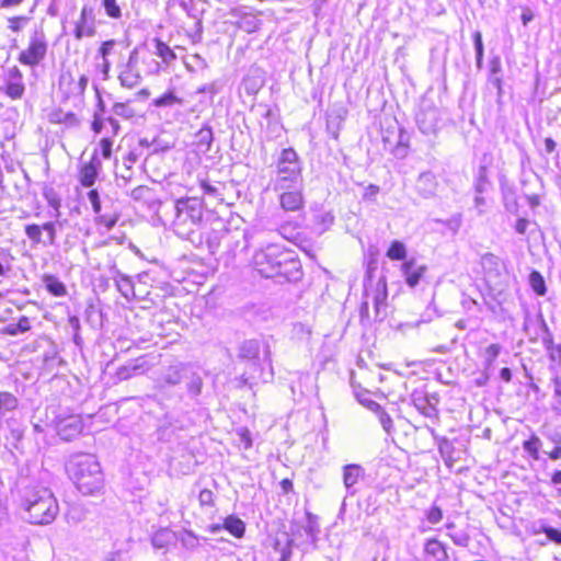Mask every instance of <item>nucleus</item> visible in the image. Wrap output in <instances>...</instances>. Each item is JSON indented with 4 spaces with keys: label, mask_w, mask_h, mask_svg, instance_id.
I'll use <instances>...</instances> for the list:
<instances>
[{
    "label": "nucleus",
    "mask_w": 561,
    "mask_h": 561,
    "mask_svg": "<svg viewBox=\"0 0 561 561\" xmlns=\"http://www.w3.org/2000/svg\"><path fill=\"white\" fill-rule=\"evenodd\" d=\"M102 7L105 10V14L111 18L118 20L122 18V9L117 3V0H102Z\"/></svg>",
    "instance_id": "obj_46"
},
{
    "label": "nucleus",
    "mask_w": 561,
    "mask_h": 561,
    "mask_svg": "<svg viewBox=\"0 0 561 561\" xmlns=\"http://www.w3.org/2000/svg\"><path fill=\"white\" fill-rule=\"evenodd\" d=\"M488 185L489 181L486 178V169L484 167H481L479 169V173L476 180L474 190L478 194H482L486 191Z\"/></svg>",
    "instance_id": "obj_52"
},
{
    "label": "nucleus",
    "mask_w": 561,
    "mask_h": 561,
    "mask_svg": "<svg viewBox=\"0 0 561 561\" xmlns=\"http://www.w3.org/2000/svg\"><path fill=\"white\" fill-rule=\"evenodd\" d=\"M198 501L202 505L213 506L214 505V493L208 489H204L199 492Z\"/></svg>",
    "instance_id": "obj_62"
},
{
    "label": "nucleus",
    "mask_w": 561,
    "mask_h": 561,
    "mask_svg": "<svg viewBox=\"0 0 561 561\" xmlns=\"http://www.w3.org/2000/svg\"><path fill=\"white\" fill-rule=\"evenodd\" d=\"M24 91L22 72L16 66L9 68L4 88L5 94L13 100H19L23 96Z\"/></svg>",
    "instance_id": "obj_17"
},
{
    "label": "nucleus",
    "mask_w": 561,
    "mask_h": 561,
    "mask_svg": "<svg viewBox=\"0 0 561 561\" xmlns=\"http://www.w3.org/2000/svg\"><path fill=\"white\" fill-rule=\"evenodd\" d=\"M130 197L138 203H142L149 209H153L159 205L153 188L147 185H139L130 192Z\"/></svg>",
    "instance_id": "obj_23"
},
{
    "label": "nucleus",
    "mask_w": 561,
    "mask_h": 561,
    "mask_svg": "<svg viewBox=\"0 0 561 561\" xmlns=\"http://www.w3.org/2000/svg\"><path fill=\"white\" fill-rule=\"evenodd\" d=\"M365 296L369 297L371 296L374 309H375V319L376 320H383L387 316V298H388V289H387V283L386 277H380L377 283L371 285H365Z\"/></svg>",
    "instance_id": "obj_8"
},
{
    "label": "nucleus",
    "mask_w": 561,
    "mask_h": 561,
    "mask_svg": "<svg viewBox=\"0 0 561 561\" xmlns=\"http://www.w3.org/2000/svg\"><path fill=\"white\" fill-rule=\"evenodd\" d=\"M184 380H186L187 391L192 397H197L201 394L203 387L202 377L191 367L190 373H187V377H184Z\"/></svg>",
    "instance_id": "obj_33"
},
{
    "label": "nucleus",
    "mask_w": 561,
    "mask_h": 561,
    "mask_svg": "<svg viewBox=\"0 0 561 561\" xmlns=\"http://www.w3.org/2000/svg\"><path fill=\"white\" fill-rule=\"evenodd\" d=\"M203 219V203L196 197L178 199L173 230L182 239L192 240Z\"/></svg>",
    "instance_id": "obj_3"
},
{
    "label": "nucleus",
    "mask_w": 561,
    "mask_h": 561,
    "mask_svg": "<svg viewBox=\"0 0 561 561\" xmlns=\"http://www.w3.org/2000/svg\"><path fill=\"white\" fill-rule=\"evenodd\" d=\"M476 55L483 56L484 55V46L482 42V34L480 31H476L472 35Z\"/></svg>",
    "instance_id": "obj_61"
},
{
    "label": "nucleus",
    "mask_w": 561,
    "mask_h": 561,
    "mask_svg": "<svg viewBox=\"0 0 561 561\" xmlns=\"http://www.w3.org/2000/svg\"><path fill=\"white\" fill-rule=\"evenodd\" d=\"M66 470L76 488L83 495H95L104 486V476L96 457L92 454L78 453L69 457Z\"/></svg>",
    "instance_id": "obj_1"
},
{
    "label": "nucleus",
    "mask_w": 561,
    "mask_h": 561,
    "mask_svg": "<svg viewBox=\"0 0 561 561\" xmlns=\"http://www.w3.org/2000/svg\"><path fill=\"white\" fill-rule=\"evenodd\" d=\"M138 370H142V365L133 364L122 366L117 369V377L121 380H126L135 376Z\"/></svg>",
    "instance_id": "obj_51"
},
{
    "label": "nucleus",
    "mask_w": 561,
    "mask_h": 561,
    "mask_svg": "<svg viewBox=\"0 0 561 561\" xmlns=\"http://www.w3.org/2000/svg\"><path fill=\"white\" fill-rule=\"evenodd\" d=\"M95 32L94 8L89 4H84L81 9L79 19L75 23V38L80 41L83 37H92L95 35Z\"/></svg>",
    "instance_id": "obj_10"
},
{
    "label": "nucleus",
    "mask_w": 561,
    "mask_h": 561,
    "mask_svg": "<svg viewBox=\"0 0 561 561\" xmlns=\"http://www.w3.org/2000/svg\"><path fill=\"white\" fill-rule=\"evenodd\" d=\"M115 266L116 265L114 264L111 268L112 278L115 283V286L117 290L121 293V295L128 301H130L136 297L134 283L129 276L122 273Z\"/></svg>",
    "instance_id": "obj_20"
},
{
    "label": "nucleus",
    "mask_w": 561,
    "mask_h": 561,
    "mask_svg": "<svg viewBox=\"0 0 561 561\" xmlns=\"http://www.w3.org/2000/svg\"><path fill=\"white\" fill-rule=\"evenodd\" d=\"M175 539L174 533L169 528L157 530L151 537V543L157 549L167 548Z\"/></svg>",
    "instance_id": "obj_29"
},
{
    "label": "nucleus",
    "mask_w": 561,
    "mask_h": 561,
    "mask_svg": "<svg viewBox=\"0 0 561 561\" xmlns=\"http://www.w3.org/2000/svg\"><path fill=\"white\" fill-rule=\"evenodd\" d=\"M503 201L506 210L510 213H516L518 209V203L515 192L511 188L503 191Z\"/></svg>",
    "instance_id": "obj_50"
},
{
    "label": "nucleus",
    "mask_w": 561,
    "mask_h": 561,
    "mask_svg": "<svg viewBox=\"0 0 561 561\" xmlns=\"http://www.w3.org/2000/svg\"><path fill=\"white\" fill-rule=\"evenodd\" d=\"M83 422L80 415H69L59 419L56 423L57 434L64 440H71L81 434Z\"/></svg>",
    "instance_id": "obj_15"
},
{
    "label": "nucleus",
    "mask_w": 561,
    "mask_h": 561,
    "mask_svg": "<svg viewBox=\"0 0 561 561\" xmlns=\"http://www.w3.org/2000/svg\"><path fill=\"white\" fill-rule=\"evenodd\" d=\"M356 399L362 405H364L366 409H368L373 413L379 411V409L381 408V405L378 402H376L369 398L368 391H363V392L356 393Z\"/></svg>",
    "instance_id": "obj_49"
},
{
    "label": "nucleus",
    "mask_w": 561,
    "mask_h": 561,
    "mask_svg": "<svg viewBox=\"0 0 561 561\" xmlns=\"http://www.w3.org/2000/svg\"><path fill=\"white\" fill-rule=\"evenodd\" d=\"M347 110L342 105H333L327 112V130L332 138L337 139Z\"/></svg>",
    "instance_id": "obj_18"
},
{
    "label": "nucleus",
    "mask_w": 561,
    "mask_h": 561,
    "mask_svg": "<svg viewBox=\"0 0 561 561\" xmlns=\"http://www.w3.org/2000/svg\"><path fill=\"white\" fill-rule=\"evenodd\" d=\"M414 407L426 417L436 415L437 410L428 402L426 397L413 396Z\"/></svg>",
    "instance_id": "obj_36"
},
{
    "label": "nucleus",
    "mask_w": 561,
    "mask_h": 561,
    "mask_svg": "<svg viewBox=\"0 0 561 561\" xmlns=\"http://www.w3.org/2000/svg\"><path fill=\"white\" fill-rule=\"evenodd\" d=\"M416 191L423 198H431L437 190V181L432 172H423L416 180Z\"/></svg>",
    "instance_id": "obj_22"
},
{
    "label": "nucleus",
    "mask_w": 561,
    "mask_h": 561,
    "mask_svg": "<svg viewBox=\"0 0 561 561\" xmlns=\"http://www.w3.org/2000/svg\"><path fill=\"white\" fill-rule=\"evenodd\" d=\"M424 551L426 554L433 557L436 561H448L449 556L446 547L437 539H427L424 545Z\"/></svg>",
    "instance_id": "obj_26"
},
{
    "label": "nucleus",
    "mask_w": 561,
    "mask_h": 561,
    "mask_svg": "<svg viewBox=\"0 0 561 561\" xmlns=\"http://www.w3.org/2000/svg\"><path fill=\"white\" fill-rule=\"evenodd\" d=\"M23 518L34 525H47L55 520L59 506L57 500L47 488H25L21 495Z\"/></svg>",
    "instance_id": "obj_2"
},
{
    "label": "nucleus",
    "mask_w": 561,
    "mask_h": 561,
    "mask_svg": "<svg viewBox=\"0 0 561 561\" xmlns=\"http://www.w3.org/2000/svg\"><path fill=\"white\" fill-rule=\"evenodd\" d=\"M302 529L306 536L310 539V541L316 545L318 539V535L320 533L318 518L310 512L306 513V524L302 526Z\"/></svg>",
    "instance_id": "obj_32"
},
{
    "label": "nucleus",
    "mask_w": 561,
    "mask_h": 561,
    "mask_svg": "<svg viewBox=\"0 0 561 561\" xmlns=\"http://www.w3.org/2000/svg\"><path fill=\"white\" fill-rule=\"evenodd\" d=\"M113 141L110 138H102L100 141L101 153L104 159H110L112 154Z\"/></svg>",
    "instance_id": "obj_63"
},
{
    "label": "nucleus",
    "mask_w": 561,
    "mask_h": 561,
    "mask_svg": "<svg viewBox=\"0 0 561 561\" xmlns=\"http://www.w3.org/2000/svg\"><path fill=\"white\" fill-rule=\"evenodd\" d=\"M291 545L293 540L287 539L284 545H282L278 540L275 542V550L280 553L279 557H283L286 561H290L291 558Z\"/></svg>",
    "instance_id": "obj_55"
},
{
    "label": "nucleus",
    "mask_w": 561,
    "mask_h": 561,
    "mask_svg": "<svg viewBox=\"0 0 561 561\" xmlns=\"http://www.w3.org/2000/svg\"><path fill=\"white\" fill-rule=\"evenodd\" d=\"M49 121L56 124L75 126L78 124L77 116L71 112L55 111L50 114Z\"/></svg>",
    "instance_id": "obj_38"
},
{
    "label": "nucleus",
    "mask_w": 561,
    "mask_h": 561,
    "mask_svg": "<svg viewBox=\"0 0 561 561\" xmlns=\"http://www.w3.org/2000/svg\"><path fill=\"white\" fill-rule=\"evenodd\" d=\"M183 100L178 98L172 90L165 92L161 96L152 101V105L156 107H171L175 104H182Z\"/></svg>",
    "instance_id": "obj_37"
},
{
    "label": "nucleus",
    "mask_w": 561,
    "mask_h": 561,
    "mask_svg": "<svg viewBox=\"0 0 561 561\" xmlns=\"http://www.w3.org/2000/svg\"><path fill=\"white\" fill-rule=\"evenodd\" d=\"M154 55L156 57H159L161 59V65H165L167 67L170 66L175 59L176 55L175 53L161 39L154 38Z\"/></svg>",
    "instance_id": "obj_27"
},
{
    "label": "nucleus",
    "mask_w": 561,
    "mask_h": 561,
    "mask_svg": "<svg viewBox=\"0 0 561 561\" xmlns=\"http://www.w3.org/2000/svg\"><path fill=\"white\" fill-rule=\"evenodd\" d=\"M112 112L114 115L124 119H129L135 116V110L129 105V103L117 102L113 105Z\"/></svg>",
    "instance_id": "obj_44"
},
{
    "label": "nucleus",
    "mask_w": 561,
    "mask_h": 561,
    "mask_svg": "<svg viewBox=\"0 0 561 561\" xmlns=\"http://www.w3.org/2000/svg\"><path fill=\"white\" fill-rule=\"evenodd\" d=\"M43 283L46 289L55 297H64L67 294L66 286L56 276L45 274L43 276Z\"/></svg>",
    "instance_id": "obj_30"
},
{
    "label": "nucleus",
    "mask_w": 561,
    "mask_h": 561,
    "mask_svg": "<svg viewBox=\"0 0 561 561\" xmlns=\"http://www.w3.org/2000/svg\"><path fill=\"white\" fill-rule=\"evenodd\" d=\"M62 228V222L59 220L48 221L43 225V231L47 233V240L43 242L44 245H55L57 239V230Z\"/></svg>",
    "instance_id": "obj_39"
},
{
    "label": "nucleus",
    "mask_w": 561,
    "mask_h": 561,
    "mask_svg": "<svg viewBox=\"0 0 561 561\" xmlns=\"http://www.w3.org/2000/svg\"><path fill=\"white\" fill-rule=\"evenodd\" d=\"M428 523L435 525L443 519V512L438 506H432L426 513Z\"/></svg>",
    "instance_id": "obj_59"
},
{
    "label": "nucleus",
    "mask_w": 561,
    "mask_h": 561,
    "mask_svg": "<svg viewBox=\"0 0 561 561\" xmlns=\"http://www.w3.org/2000/svg\"><path fill=\"white\" fill-rule=\"evenodd\" d=\"M529 284L533 290L539 295L543 296L547 293L546 282L542 275L538 271H533L529 275Z\"/></svg>",
    "instance_id": "obj_40"
},
{
    "label": "nucleus",
    "mask_w": 561,
    "mask_h": 561,
    "mask_svg": "<svg viewBox=\"0 0 561 561\" xmlns=\"http://www.w3.org/2000/svg\"><path fill=\"white\" fill-rule=\"evenodd\" d=\"M447 535L456 546L462 548H467L469 546L470 536L466 530L457 529L454 531H448Z\"/></svg>",
    "instance_id": "obj_43"
},
{
    "label": "nucleus",
    "mask_w": 561,
    "mask_h": 561,
    "mask_svg": "<svg viewBox=\"0 0 561 561\" xmlns=\"http://www.w3.org/2000/svg\"><path fill=\"white\" fill-rule=\"evenodd\" d=\"M196 146L199 151L208 152L214 140L213 130L209 126H203L195 135Z\"/></svg>",
    "instance_id": "obj_28"
},
{
    "label": "nucleus",
    "mask_w": 561,
    "mask_h": 561,
    "mask_svg": "<svg viewBox=\"0 0 561 561\" xmlns=\"http://www.w3.org/2000/svg\"><path fill=\"white\" fill-rule=\"evenodd\" d=\"M130 53H137V65L141 67L144 75H157L162 69L161 62L156 59L154 53L146 47H135Z\"/></svg>",
    "instance_id": "obj_16"
},
{
    "label": "nucleus",
    "mask_w": 561,
    "mask_h": 561,
    "mask_svg": "<svg viewBox=\"0 0 561 561\" xmlns=\"http://www.w3.org/2000/svg\"><path fill=\"white\" fill-rule=\"evenodd\" d=\"M273 190H287L302 186L301 163L293 148L283 149L277 162L275 176L272 179Z\"/></svg>",
    "instance_id": "obj_4"
},
{
    "label": "nucleus",
    "mask_w": 561,
    "mask_h": 561,
    "mask_svg": "<svg viewBox=\"0 0 561 561\" xmlns=\"http://www.w3.org/2000/svg\"><path fill=\"white\" fill-rule=\"evenodd\" d=\"M48 44L43 31H35L30 37L28 46L18 57L20 64L28 67L38 66L46 57Z\"/></svg>",
    "instance_id": "obj_5"
},
{
    "label": "nucleus",
    "mask_w": 561,
    "mask_h": 561,
    "mask_svg": "<svg viewBox=\"0 0 561 561\" xmlns=\"http://www.w3.org/2000/svg\"><path fill=\"white\" fill-rule=\"evenodd\" d=\"M137 53H130L127 62L119 71L118 80L124 88L133 89L142 79L141 67L137 65Z\"/></svg>",
    "instance_id": "obj_11"
},
{
    "label": "nucleus",
    "mask_w": 561,
    "mask_h": 561,
    "mask_svg": "<svg viewBox=\"0 0 561 561\" xmlns=\"http://www.w3.org/2000/svg\"><path fill=\"white\" fill-rule=\"evenodd\" d=\"M402 272L405 277L407 284L414 288L421 280V278L424 276V273L426 272L425 265H416L414 261L405 262L402 265Z\"/></svg>",
    "instance_id": "obj_24"
},
{
    "label": "nucleus",
    "mask_w": 561,
    "mask_h": 561,
    "mask_svg": "<svg viewBox=\"0 0 561 561\" xmlns=\"http://www.w3.org/2000/svg\"><path fill=\"white\" fill-rule=\"evenodd\" d=\"M89 78L85 75H81L79 81L76 83L73 93L82 95L88 87Z\"/></svg>",
    "instance_id": "obj_64"
},
{
    "label": "nucleus",
    "mask_w": 561,
    "mask_h": 561,
    "mask_svg": "<svg viewBox=\"0 0 561 561\" xmlns=\"http://www.w3.org/2000/svg\"><path fill=\"white\" fill-rule=\"evenodd\" d=\"M415 122L422 134L436 135L440 128V111L432 101L423 100L415 114Z\"/></svg>",
    "instance_id": "obj_6"
},
{
    "label": "nucleus",
    "mask_w": 561,
    "mask_h": 561,
    "mask_svg": "<svg viewBox=\"0 0 561 561\" xmlns=\"http://www.w3.org/2000/svg\"><path fill=\"white\" fill-rule=\"evenodd\" d=\"M28 22L30 18L25 15L11 16L8 18V28L13 33H20Z\"/></svg>",
    "instance_id": "obj_47"
},
{
    "label": "nucleus",
    "mask_w": 561,
    "mask_h": 561,
    "mask_svg": "<svg viewBox=\"0 0 561 561\" xmlns=\"http://www.w3.org/2000/svg\"><path fill=\"white\" fill-rule=\"evenodd\" d=\"M501 345L493 343L485 348V364L491 366L501 353Z\"/></svg>",
    "instance_id": "obj_54"
},
{
    "label": "nucleus",
    "mask_w": 561,
    "mask_h": 561,
    "mask_svg": "<svg viewBox=\"0 0 561 561\" xmlns=\"http://www.w3.org/2000/svg\"><path fill=\"white\" fill-rule=\"evenodd\" d=\"M88 199L91 203L92 209L95 214H101V199L98 190L93 188L88 192Z\"/></svg>",
    "instance_id": "obj_58"
},
{
    "label": "nucleus",
    "mask_w": 561,
    "mask_h": 561,
    "mask_svg": "<svg viewBox=\"0 0 561 561\" xmlns=\"http://www.w3.org/2000/svg\"><path fill=\"white\" fill-rule=\"evenodd\" d=\"M183 430L184 426L180 421L167 414L162 420H160L157 428V437L159 440L165 443L178 442L181 438L180 433Z\"/></svg>",
    "instance_id": "obj_13"
},
{
    "label": "nucleus",
    "mask_w": 561,
    "mask_h": 561,
    "mask_svg": "<svg viewBox=\"0 0 561 561\" xmlns=\"http://www.w3.org/2000/svg\"><path fill=\"white\" fill-rule=\"evenodd\" d=\"M542 531L546 534L547 538L550 541L561 545V531L560 530H558L551 526H543Z\"/></svg>",
    "instance_id": "obj_60"
},
{
    "label": "nucleus",
    "mask_w": 561,
    "mask_h": 561,
    "mask_svg": "<svg viewBox=\"0 0 561 561\" xmlns=\"http://www.w3.org/2000/svg\"><path fill=\"white\" fill-rule=\"evenodd\" d=\"M541 447V440L536 435H533L529 439L523 443L524 450L534 459H539V448Z\"/></svg>",
    "instance_id": "obj_41"
},
{
    "label": "nucleus",
    "mask_w": 561,
    "mask_h": 561,
    "mask_svg": "<svg viewBox=\"0 0 561 561\" xmlns=\"http://www.w3.org/2000/svg\"><path fill=\"white\" fill-rule=\"evenodd\" d=\"M187 373H190V366L179 363L176 365L169 366L161 377V382L169 386H176L184 377H187Z\"/></svg>",
    "instance_id": "obj_21"
},
{
    "label": "nucleus",
    "mask_w": 561,
    "mask_h": 561,
    "mask_svg": "<svg viewBox=\"0 0 561 561\" xmlns=\"http://www.w3.org/2000/svg\"><path fill=\"white\" fill-rule=\"evenodd\" d=\"M435 221L445 225L453 233H457L461 227L462 218L460 214H456L447 220L435 219Z\"/></svg>",
    "instance_id": "obj_53"
},
{
    "label": "nucleus",
    "mask_w": 561,
    "mask_h": 561,
    "mask_svg": "<svg viewBox=\"0 0 561 561\" xmlns=\"http://www.w3.org/2000/svg\"><path fill=\"white\" fill-rule=\"evenodd\" d=\"M279 192V205L285 211H298L304 208V185L295 188L274 190Z\"/></svg>",
    "instance_id": "obj_14"
},
{
    "label": "nucleus",
    "mask_w": 561,
    "mask_h": 561,
    "mask_svg": "<svg viewBox=\"0 0 561 561\" xmlns=\"http://www.w3.org/2000/svg\"><path fill=\"white\" fill-rule=\"evenodd\" d=\"M25 234L34 244H43L45 242L42 239L43 226L36 224L27 225L25 226Z\"/></svg>",
    "instance_id": "obj_45"
},
{
    "label": "nucleus",
    "mask_w": 561,
    "mask_h": 561,
    "mask_svg": "<svg viewBox=\"0 0 561 561\" xmlns=\"http://www.w3.org/2000/svg\"><path fill=\"white\" fill-rule=\"evenodd\" d=\"M102 169V161L95 151L88 162L81 163L78 172V181L84 187H92L95 184Z\"/></svg>",
    "instance_id": "obj_12"
},
{
    "label": "nucleus",
    "mask_w": 561,
    "mask_h": 561,
    "mask_svg": "<svg viewBox=\"0 0 561 561\" xmlns=\"http://www.w3.org/2000/svg\"><path fill=\"white\" fill-rule=\"evenodd\" d=\"M552 386H553V398L557 402L556 405H553L554 411L561 410V377L556 376L552 379Z\"/></svg>",
    "instance_id": "obj_56"
},
{
    "label": "nucleus",
    "mask_w": 561,
    "mask_h": 561,
    "mask_svg": "<svg viewBox=\"0 0 561 561\" xmlns=\"http://www.w3.org/2000/svg\"><path fill=\"white\" fill-rule=\"evenodd\" d=\"M407 255L405 245L401 241H393L388 251L387 256L391 260H403Z\"/></svg>",
    "instance_id": "obj_42"
},
{
    "label": "nucleus",
    "mask_w": 561,
    "mask_h": 561,
    "mask_svg": "<svg viewBox=\"0 0 561 561\" xmlns=\"http://www.w3.org/2000/svg\"><path fill=\"white\" fill-rule=\"evenodd\" d=\"M31 329V321L27 317L23 316L19 319L18 322L9 323L4 332L9 335L15 336L21 333H25Z\"/></svg>",
    "instance_id": "obj_35"
},
{
    "label": "nucleus",
    "mask_w": 561,
    "mask_h": 561,
    "mask_svg": "<svg viewBox=\"0 0 561 561\" xmlns=\"http://www.w3.org/2000/svg\"><path fill=\"white\" fill-rule=\"evenodd\" d=\"M377 415L380 425L382 426L383 431L390 435L393 433V421L391 416L385 411V409L381 407L379 411L375 412Z\"/></svg>",
    "instance_id": "obj_48"
},
{
    "label": "nucleus",
    "mask_w": 561,
    "mask_h": 561,
    "mask_svg": "<svg viewBox=\"0 0 561 561\" xmlns=\"http://www.w3.org/2000/svg\"><path fill=\"white\" fill-rule=\"evenodd\" d=\"M239 27L247 33H253L259 28V21L253 18H244L239 22Z\"/></svg>",
    "instance_id": "obj_57"
},
{
    "label": "nucleus",
    "mask_w": 561,
    "mask_h": 561,
    "mask_svg": "<svg viewBox=\"0 0 561 561\" xmlns=\"http://www.w3.org/2000/svg\"><path fill=\"white\" fill-rule=\"evenodd\" d=\"M260 348L259 340H244L238 345V358L241 360H256L259 358Z\"/></svg>",
    "instance_id": "obj_25"
},
{
    "label": "nucleus",
    "mask_w": 561,
    "mask_h": 561,
    "mask_svg": "<svg viewBox=\"0 0 561 561\" xmlns=\"http://www.w3.org/2000/svg\"><path fill=\"white\" fill-rule=\"evenodd\" d=\"M364 478L365 469L360 465L351 463L343 467V484L350 495L356 493L355 485Z\"/></svg>",
    "instance_id": "obj_19"
},
{
    "label": "nucleus",
    "mask_w": 561,
    "mask_h": 561,
    "mask_svg": "<svg viewBox=\"0 0 561 561\" xmlns=\"http://www.w3.org/2000/svg\"><path fill=\"white\" fill-rule=\"evenodd\" d=\"M282 249L271 244L265 249L257 251L253 256V263L256 271L266 278H275L278 270L277 261L280 257Z\"/></svg>",
    "instance_id": "obj_7"
},
{
    "label": "nucleus",
    "mask_w": 561,
    "mask_h": 561,
    "mask_svg": "<svg viewBox=\"0 0 561 561\" xmlns=\"http://www.w3.org/2000/svg\"><path fill=\"white\" fill-rule=\"evenodd\" d=\"M224 528L227 529L236 538H241L245 531V524L239 517L230 515L225 518Z\"/></svg>",
    "instance_id": "obj_31"
},
{
    "label": "nucleus",
    "mask_w": 561,
    "mask_h": 561,
    "mask_svg": "<svg viewBox=\"0 0 561 561\" xmlns=\"http://www.w3.org/2000/svg\"><path fill=\"white\" fill-rule=\"evenodd\" d=\"M229 233V230L226 228H221L219 230L213 229L206 239L207 247L210 253H216L220 247L221 239Z\"/></svg>",
    "instance_id": "obj_34"
},
{
    "label": "nucleus",
    "mask_w": 561,
    "mask_h": 561,
    "mask_svg": "<svg viewBox=\"0 0 561 561\" xmlns=\"http://www.w3.org/2000/svg\"><path fill=\"white\" fill-rule=\"evenodd\" d=\"M277 264L276 277L283 278L286 282H297L300 279L302 275L301 264L293 252L282 250Z\"/></svg>",
    "instance_id": "obj_9"
}]
</instances>
